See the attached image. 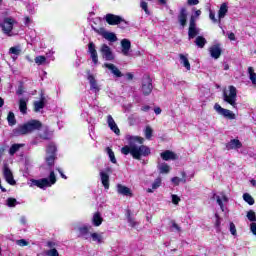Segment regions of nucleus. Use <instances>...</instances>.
<instances>
[{"label": "nucleus", "mask_w": 256, "mask_h": 256, "mask_svg": "<svg viewBox=\"0 0 256 256\" xmlns=\"http://www.w3.org/2000/svg\"><path fill=\"white\" fill-rule=\"evenodd\" d=\"M87 79L90 84V91H92L93 93H99V91H101V88L99 87V84H97L95 76H93L92 74H88Z\"/></svg>", "instance_id": "obj_18"}, {"label": "nucleus", "mask_w": 256, "mask_h": 256, "mask_svg": "<svg viewBox=\"0 0 256 256\" xmlns=\"http://www.w3.org/2000/svg\"><path fill=\"white\" fill-rule=\"evenodd\" d=\"M3 175H4L5 181H7V183L9 185H16L17 184V182L13 178V172L9 168L8 164H4V166H3Z\"/></svg>", "instance_id": "obj_11"}, {"label": "nucleus", "mask_w": 256, "mask_h": 256, "mask_svg": "<svg viewBox=\"0 0 256 256\" xmlns=\"http://www.w3.org/2000/svg\"><path fill=\"white\" fill-rule=\"evenodd\" d=\"M227 13H229V4L224 2L220 5L218 10V25L221 27V20L225 19Z\"/></svg>", "instance_id": "obj_15"}, {"label": "nucleus", "mask_w": 256, "mask_h": 256, "mask_svg": "<svg viewBox=\"0 0 256 256\" xmlns=\"http://www.w3.org/2000/svg\"><path fill=\"white\" fill-rule=\"evenodd\" d=\"M144 133L146 139H151L153 137V128H151V126H146Z\"/></svg>", "instance_id": "obj_43"}, {"label": "nucleus", "mask_w": 256, "mask_h": 256, "mask_svg": "<svg viewBox=\"0 0 256 256\" xmlns=\"http://www.w3.org/2000/svg\"><path fill=\"white\" fill-rule=\"evenodd\" d=\"M8 125L13 127L15 123H17V120H15V114L13 112H9L7 116Z\"/></svg>", "instance_id": "obj_40"}, {"label": "nucleus", "mask_w": 256, "mask_h": 256, "mask_svg": "<svg viewBox=\"0 0 256 256\" xmlns=\"http://www.w3.org/2000/svg\"><path fill=\"white\" fill-rule=\"evenodd\" d=\"M117 193L119 195H124V197H133L131 189L123 184H117Z\"/></svg>", "instance_id": "obj_20"}, {"label": "nucleus", "mask_w": 256, "mask_h": 256, "mask_svg": "<svg viewBox=\"0 0 256 256\" xmlns=\"http://www.w3.org/2000/svg\"><path fill=\"white\" fill-rule=\"evenodd\" d=\"M133 74L132 73H130V72H128V73H126V79H128V81H133Z\"/></svg>", "instance_id": "obj_64"}, {"label": "nucleus", "mask_w": 256, "mask_h": 256, "mask_svg": "<svg viewBox=\"0 0 256 256\" xmlns=\"http://www.w3.org/2000/svg\"><path fill=\"white\" fill-rule=\"evenodd\" d=\"M209 19H211L213 23H219V19L215 17V12L212 10H209Z\"/></svg>", "instance_id": "obj_53"}, {"label": "nucleus", "mask_w": 256, "mask_h": 256, "mask_svg": "<svg viewBox=\"0 0 256 256\" xmlns=\"http://www.w3.org/2000/svg\"><path fill=\"white\" fill-rule=\"evenodd\" d=\"M188 5H199V0H188Z\"/></svg>", "instance_id": "obj_63"}, {"label": "nucleus", "mask_w": 256, "mask_h": 256, "mask_svg": "<svg viewBox=\"0 0 256 256\" xmlns=\"http://www.w3.org/2000/svg\"><path fill=\"white\" fill-rule=\"evenodd\" d=\"M100 179L103 187L109 189V174L106 172L100 171Z\"/></svg>", "instance_id": "obj_28"}, {"label": "nucleus", "mask_w": 256, "mask_h": 256, "mask_svg": "<svg viewBox=\"0 0 256 256\" xmlns=\"http://www.w3.org/2000/svg\"><path fill=\"white\" fill-rule=\"evenodd\" d=\"M128 145L121 148L122 155H130L133 159L141 161V157H149L151 155V148L143 145L145 139L139 136H127Z\"/></svg>", "instance_id": "obj_1"}, {"label": "nucleus", "mask_w": 256, "mask_h": 256, "mask_svg": "<svg viewBox=\"0 0 256 256\" xmlns=\"http://www.w3.org/2000/svg\"><path fill=\"white\" fill-rule=\"evenodd\" d=\"M217 233H221V219L219 215L216 214V223H215Z\"/></svg>", "instance_id": "obj_48"}, {"label": "nucleus", "mask_w": 256, "mask_h": 256, "mask_svg": "<svg viewBox=\"0 0 256 256\" xmlns=\"http://www.w3.org/2000/svg\"><path fill=\"white\" fill-rule=\"evenodd\" d=\"M104 19L108 25H120L122 29L127 27V21H125V19H123L121 16L115 14H106Z\"/></svg>", "instance_id": "obj_6"}, {"label": "nucleus", "mask_w": 256, "mask_h": 256, "mask_svg": "<svg viewBox=\"0 0 256 256\" xmlns=\"http://www.w3.org/2000/svg\"><path fill=\"white\" fill-rule=\"evenodd\" d=\"M206 44H207V39H205V37L203 36L196 37L195 45H197V47H199L200 49H203V47H205Z\"/></svg>", "instance_id": "obj_33"}, {"label": "nucleus", "mask_w": 256, "mask_h": 256, "mask_svg": "<svg viewBox=\"0 0 256 256\" xmlns=\"http://www.w3.org/2000/svg\"><path fill=\"white\" fill-rule=\"evenodd\" d=\"M23 93H25V91L23 90V87H22V86H19V87H18V90L16 91V94H17V95H23Z\"/></svg>", "instance_id": "obj_62"}, {"label": "nucleus", "mask_w": 256, "mask_h": 256, "mask_svg": "<svg viewBox=\"0 0 256 256\" xmlns=\"http://www.w3.org/2000/svg\"><path fill=\"white\" fill-rule=\"evenodd\" d=\"M250 229H251V232L253 233V235H256V223L255 222L251 223Z\"/></svg>", "instance_id": "obj_59"}, {"label": "nucleus", "mask_w": 256, "mask_h": 256, "mask_svg": "<svg viewBox=\"0 0 256 256\" xmlns=\"http://www.w3.org/2000/svg\"><path fill=\"white\" fill-rule=\"evenodd\" d=\"M128 223L130 225V227H136L137 223L136 221L131 217V214L128 211Z\"/></svg>", "instance_id": "obj_54"}, {"label": "nucleus", "mask_w": 256, "mask_h": 256, "mask_svg": "<svg viewBox=\"0 0 256 256\" xmlns=\"http://www.w3.org/2000/svg\"><path fill=\"white\" fill-rule=\"evenodd\" d=\"M122 55L129 57V51H131V41L129 39L121 40Z\"/></svg>", "instance_id": "obj_21"}, {"label": "nucleus", "mask_w": 256, "mask_h": 256, "mask_svg": "<svg viewBox=\"0 0 256 256\" xmlns=\"http://www.w3.org/2000/svg\"><path fill=\"white\" fill-rule=\"evenodd\" d=\"M228 39L230 40V41H235V33H233V32H229L228 33Z\"/></svg>", "instance_id": "obj_60"}, {"label": "nucleus", "mask_w": 256, "mask_h": 256, "mask_svg": "<svg viewBox=\"0 0 256 256\" xmlns=\"http://www.w3.org/2000/svg\"><path fill=\"white\" fill-rule=\"evenodd\" d=\"M171 197H172V203L174 205H179V201H181V198H179V196H177L176 194H172Z\"/></svg>", "instance_id": "obj_56"}, {"label": "nucleus", "mask_w": 256, "mask_h": 256, "mask_svg": "<svg viewBox=\"0 0 256 256\" xmlns=\"http://www.w3.org/2000/svg\"><path fill=\"white\" fill-rule=\"evenodd\" d=\"M6 204L8 207H15L17 204H19V202H17V199L15 198H8L6 200Z\"/></svg>", "instance_id": "obj_46"}, {"label": "nucleus", "mask_w": 256, "mask_h": 256, "mask_svg": "<svg viewBox=\"0 0 256 256\" xmlns=\"http://www.w3.org/2000/svg\"><path fill=\"white\" fill-rule=\"evenodd\" d=\"M47 155H56L57 153V146L55 143L51 142L48 144L47 149H46Z\"/></svg>", "instance_id": "obj_36"}, {"label": "nucleus", "mask_w": 256, "mask_h": 256, "mask_svg": "<svg viewBox=\"0 0 256 256\" xmlns=\"http://www.w3.org/2000/svg\"><path fill=\"white\" fill-rule=\"evenodd\" d=\"M214 109L216 113H218V115H222V117H225L226 119H230V120L236 119L235 113H233L229 109H225L221 107V105H219L218 103L214 105Z\"/></svg>", "instance_id": "obj_8"}, {"label": "nucleus", "mask_w": 256, "mask_h": 256, "mask_svg": "<svg viewBox=\"0 0 256 256\" xmlns=\"http://www.w3.org/2000/svg\"><path fill=\"white\" fill-rule=\"evenodd\" d=\"M150 110H151V106L149 105H145L141 107V111H144L145 113H147V111H150Z\"/></svg>", "instance_id": "obj_61"}, {"label": "nucleus", "mask_w": 256, "mask_h": 256, "mask_svg": "<svg viewBox=\"0 0 256 256\" xmlns=\"http://www.w3.org/2000/svg\"><path fill=\"white\" fill-rule=\"evenodd\" d=\"M172 226H171V231H173V229H175V231H177L178 233H181V227H179L175 221H172Z\"/></svg>", "instance_id": "obj_57"}, {"label": "nucleus", "mask_w": 256, "mask_h": 256, "mask_svg": "<svg viewBox=\"0 0 256 256\" xmlns=\"http://www.w3.org/2000/svg\"><path fill=\"white\" fill-rule=\"evenodd\" d=\"M153 91V80L149 75H144L142 78L141 92L145 97L151 95Z\"/></svg>", "instance_id": "obj_7"}, {"label": "nucleus", "mask_w": 256, "mask_h": 256, "mask_svg": "<svg viewBox=\"0 0 256 256\" xmlns=\"http://www.w3.org/2000/svg\"><path fill=\"white\" fill-rule=\"evenodd\" d=\"M241 147H243V144L237 139H232L226 144V149L228 151H231V149H241Z\"/></svg>", "instance_id": "obj_23"}, {"label": "nucleus", "mask_w": 256, "mask_h": 256, "mask_svg": "<svg viewBox=\"0 0 256 256\" xmlns=\"http://www.w3.org/2000/svg\"><path fill=\"white\" fill-rule=\"evenodd\" d=\"M213 199H216L221 211H225V206L223 205V201L225 203H227V201H229V199L227 198V196H225V194H222V196L219 195H215L213 196Z\"/></svg>", "instance_id": "obj_25"}, {"label": "nucleus", "mask_w": 256, "mask_h": 256, "mask_svg": "<svg viewBox=\"0 0 256 256\" xmlns=\"http://www.w3.org/2000/svg\"><path fill=\"white\" fill-rule=\"evenodd\" d=\"M209 53L212 59H219L221 57V46L219 44L211 46L209 48Z\"/></svg>", "instance_id": "obj_22"}, {"label": "nucleus", "mask_w": 256, "mask_h": 256, "mask_svg": "<svg viewBox=\"0 0 256 256\" xmlns=\"http://www.w3.org/2000/svg\"><path fill=\"white\" fill-rule=\"evenodd\" d=\"M248 75L252 85H256V73L253 67H248Z\"/></svg>", "instance_id": "obj_37"}, {"label": "nucleus", "mask_w": 256, "mask_h": 256, "mask_svg": "<svg viewBox=\"0 0 256 256\" xmlns=\"http://www.w3.org/2000/svg\"><path fill=\"white\" fill-rule=\"evenodd\" d=\"M159 187H161V178H156L152 183V189H159Z\"/></svg>", "instance_id": "obj_50"}, {"label": "nucleus", "mask_w": 256, "mask_h": 256, "mask_svg": "<svg viewBox=\"0 0 256 256\" xmlns=\"http://www.w3.org/2000/svg\"><path fill=\"white\" fill-rule=\"evenodd\" d=\"M90 239H92L94 243H98L99 245H101V243H103V234H99L97 232L91 233Z\"/></svg>", "instance_id": "obj_30"}, {"label": "nucleus", "mask_w": 256, "mask_h": 256, "mask_svg": "<svg viewBox=\"0 0 256 256\" xmlns=\"http://www.w3.org/2000/svg\"><path fill=\"white\" fill-rule=\"evenodd\" d=\"M39 137L40 139H44V141H49L53 137V134L48 129H44L40 132Z\"/></svg>", "instance_id": "obj_35"}, {"label": "nucleus", "mask_w": 256, "mask_h": 256, "mask_svg": "<svg viewBox=\"0 0 256 256\" xmlns=\"http://www.w3.org/2000/svg\"><path fill=\"white\" fill-rule=\"evenodd\" d=\"M223 101L237 109V88L235 86H229V92H223Z\"/></svg>", "instance_id": "obj_4"}, {"label": "nucleus", "mask_w": 256, "mask_h": 256, "mask_svg": "<svg viewBox=\"0 0 256 256\" xmlns=\"http://www.w3.org/2000/svg\"><path fill=\"white\" fill-rule=\"evenodd\" d=\"M45 108V97L42 95L40 101L34 102V111L35 113H39L41 109Z\"/></svg>", "instance_id": "obj_27"}, {"label": "nucleus", "mask_w": 256, "mask_h": 256, "mask_svg": "<svg viewBox=\"0 0 256 256\" xmlns=\"http://www.w3.org/2000/svg\"><path fill=\"white\" fill-rule=\"evenodd\" d=\"M140 7H141V9H143V11H145V13L147 15H149V8H148L147 2H145V0H141Z\"/></svg>", "instance_id": "obj_51"}, {"label": "nucleus", "mask_w": 256, "mask_h": 256, "mask_svg": "<svg viewBox=\"0 0 256 256\" xmlns=\"http://www.w3.org/2000/svg\"><path fill=\"white\" fill-rule=\"evenodd\" d=\"M180 63L187 69V71H191V64L189 63V59L187 56L180 54Z\"/></svg>", "instance_id": "obj_31"}, {"label": "nucleus", "mask_w": 256, "mask_h": 256, "mask_svg": "<svg viewBox=\"0 0 256 256\" xmlns=\"http://www.w3.org/2000/svg\"><path fill=\"white\" fill-rule=\"evenodd\" d=\"M16 245H19V247H27V245H29V242L25 239H20L16 241Z\"/></svg>", "instance_id": "obj_52"}, {"label": "nucleus", "mask_w": 256, "mask_h": 256, "mask_svg": "<svg viewBox=\"0 0 256 256\" xmlns=\"http://www.w3.org/2000/svg\"><path fill=\"white\" fill-rule=\"evenodd\" d=\"M17 23H18L17 20H15V18L13 17L4 18L3 22L0 23V27L3 31V34L11 37L13 26L17 25Z\"/></svg>", "instance_id": "obj_5"}, {"label": "nucleus", "mask_w": 256, "mask_h": 256, "mask_svg": "<svg viewBox=\"0 0 256 256\" xmlns=\"http://www.w3.org/2000/svg\"><path fill=\"white\" fill-rule=\"evenodd\" d=\"M182 178L173 177L171 182L178 186L180 183H187V174L185 172H181Z\"/></svg>", "instance_id": "obj_29"}, {"label": "nucleus", "mask_w": 256, "mask_h": 256, "mask_svg": "<svg viewBox=\"0 0 256 256\" xmlns=\"http://www.w3.org/2000/svg\"><path fill=\"white\" fill-rule=\"evenodd\" d=\"M43 127V124L39 120H30L22 125H19L13 130L15 137H21V135H29L33 131H39Z\"/></svg>", "instance_id": "obj_2"}, {"label": "nucleus", "mask_w": 256, "mask_h": 256, "mask_svg": "<svg viewBox=\"0 0 256 256\" xmlns=\"http://www.w3.org/2000/svg\"><path fill=\"white\" fill-rule=\"evenodd\" d=\"M200 31L201 30L197 27V24L195 23V16H191L188 29V39H195V37L199 35Z\"/></svg>", "instance_id": "obj_9"}, {"label": "nucleus", "mask_w": 256, "mask_h": 256, "mask_svg": "<svg viewBox=\"0 0 256 256\" xmlns=\"http://www.w3.org/2000/svg\"><path fill=\"white\" fill-rule=\"evenodd\" d=\"M103 67L109 70L113 77H115L116 79H120V77H123L121 70H119V68L115 64L104 63Z\"/></svg>", "instance_id": "obj_12"}, {"label": "nucleus", "mask_w": 256, "mask_h": 256, "mask_svg": "<svg viewBox=\"0 0 256 256\" xmlns=\"http://www.w3.org/2000/svg\"><path fill=\"white\" fill-rule=\"evenodd\" d=\"M107 123L108 127L115 133V135H121V130H119V127L117 126V123H115V119H113V116L108 115L107 116Z\"/></svg>", "instance_id": "obj_19"}, {"label": "nucleus", "mask_w": 256, "mask_h": 256, "mask_svg": "<svg viewBox=\"0 0 256 256\" xmlns=\"http://www.w3.org/2000/svg\"><path fill=\"white\" fill-rule=\"evenodd\" d=\"M94 31L99 33V35H102V37L106 39V41H110L111 43H115V41H117V36L115 35V33L106 31L103 28H101L100 30L94 28Z\"/></svg>", "instance_id": "obj_14"}, {"label": "nucleus", "mask_w": 256, "mask_h": 256, "mask_svg": "<svg viewBox=\"0 0 256 256\" xmlns=\"http://www.w3.org/2000/svg\"><path fill=\"white\" fill-rule=\"evenodd\" d=\"M9 53L11 55H14L12 57L13 61H15L17 59V57H19V55H21V48L19 46H14V47H11L9 49Z\"/></svg>", "instance_id": "obj_32"}, {"label": "nucleus", "mask_w": 256, "mask_h": 256, "mask_svg": "<svg viewBox=\"0 0 256 256\" xmlns=\"http://www.w3.org/2000/svg\"><path fill=\"white\" fill-rule=\"evenodd\" d=\"M57 183V177L55 176V172L51 171L49 178H42V179H32L30 187H39V189H47V187H51Z\"/></svg>", "instance_id": "obj_3"}, {"label": "nucleus", "mask_w": 256, "mask_h": 256, "mask_svg": "<svg viewBox=\"0 0 256 256\" xmlns=\"http://www.w3.org/2000/svg\"><path fill=\"white\" fill-rule=\"evenodd\" d=\"M160 157L163 159V161H174V159H177V155L173 153L171 150H166L160 154Z\"/></svg>", "instance_id": "obj_24"}, {"label": "nucleus", "mask_w": 256, "mask_h": 256, "mask_svg": "<svg viewBox=\"0 0 256 256\" xmlns=\"http://www.w3.org/2000/svg\"><path fill=\"white\" fill-rule=\"evenodd\" d=\"M46 255L47 256H59V251H57V249L52 248L48 251H46Z\"/></svg>", "instance_id": "obj_49"}, {"label": "nucleus", "mask_w": 256, "mask_h": 256, "mask_svg": "<svg viewBox=\"0 0 256 256\" xmlns=\"http://www.w3.org/2000/svg\"><path fill=\"white\" fill-rule=\"evenodd\" d=\"M88 53H90V57H91L94 65H97V63H99V55L97 54V49L95 47V43L89 42Z\"/></svg>", "instance_id": "obj_16"}, {"label": "nucleus", "mask_w": 256, "mask_h": 256, "mask_svg": "<svg viewBox=\"0 0 256 256\" xmlns=\"http://www.w3.org/2000/svg\"><path fill=\"white\" fill-rule=\"evenodd\" d=\"M36 65H44V63L47 61V58L45 56H37L34 59Z\"/></svg>", "instance_id": "obj_45"}, {"label": "nucleus", "mask_w": 256, "mask_h": 256, "mask_svg": "<svg viewBox=\"0 0 256 256\" xmlns=\"http://www.w3.org/2000/svg\"><path fill=\"white\" fill-rule=\"evenodd\" d=\"M46 246L49 247V249H55V247H57V243L53 241H48Z\"/></svg>", "instance_id": "obj_58"}, {"label": "nucleus", "mask_w": 256, "mask_h": 256, "mask_svg": "<svg viewBox=\"0 0 256 256\" xmlns=\"http://www.w3.org/2000/svg\"><path fill=\"white\" fill-rule=\"evenodd\" d=\"M21 147H25V144H13L9 149V155H15V153H17Z\"/></svg>", "instance_id": "obj_38"}, {"label": "nucleus", "mask_w": 256, "mask_h": 256, "mask_svg": "<svg viewBox=\"0 0 256 256\" xmlns=\"http://www.w3.org/2000/svg\"><path fill=\"white\" fill-rule=\"evenodd\" d=\"M188 13H187V8L182 7L179 11L178 14V23L181 26L182 29H185V27L187 26V17H188Z\"/></svg>", "instance_id": "obj_13"}, {"label": "nucleus", "mask_w": 256, "mask_h": 256, "mask_svg": "<svg viewBox=\"0 0 256 256\" xmlns=\"http://www.w3.org/2000/svg\"><path fill=\"white\" fill-rule=\"evenodd\" d=\"M55 157L56 154H47L46 156V163L47 165H49V167H53V165H55Z\"/></svg>", "instance_id": "obj_39"}, {"label": "nucleus", "mask_w": 256, "mask_h": 256, "mask_svg": "<svg viewBox=\"0 0 256 256\" xmlns=\"http://www.w3.org/2000/svg\"><path fill=\"white\" fill-rule=\"evenodd\" d=\"M100 53L105 61H115V54H113V50L107 44L101 46Z\"/></svg>", "instance_id": "obj_10"}, {"label": "nucleus", "mask_w": 256, "mask_h": 256, "mask_svg": "<svg viewBox=\"0 0 256 256\" xmlns=\"http://www.w3.org/2000/svg\"><path fill=\"white\" fill-rule=\"evenodd\" d=\"M91 229V226H81L78 228L79 234L78 237H81L82 239H85L86 241H89L91 239V232H89Z\"/></svg>", "instance_id": "obj_17"}, {"label": "nucleus", "mask_w": 256, "mask_h": 256, "mask_svg": "<svg viewBox=\"0 0 256 256\" xmlns=\"http://www.w3.org/2000/svg\"><path fill=\"white\" fill-rule=\"evenodd\" d=\"M247 219H249L250 221H252V223H255V221H256V214H255V211H253V210L248 211V213H247Z\"/></svg>", "instance_id": "obj_47"}, {"label": "nucleus", "mask_w": 256, "mask_h": 256, "mask_svg": "<svg viewBox=\"0 0 256 256\" xmlns=\"http://www.w3.org/2000/svg\"><path fill=\"white\" fill-rule=\"evenodd\" d=\"M101 223H103V217H101V213H94L92 217V225H94V227H100Z\"/></svg>", "instance_id": "obj_26"}, {"label": "nucleus", "mask_w": 256, "mask_h": 256, "mask_svg": "<svg viewBox=\"0 0 256 256\" xmlns=\"http://www.w3.org/2000/svg\"><path fill=\"white\" fill-rule=\"evenodd\" d=\"M230 233L231 235H237V228L235 227V223L233 222H230Z\"/></svg>", "instance_id": "obj_55"}, {"label": "nucleus", "mask_w": 256, "mask_h": 256, "mask_svg": "<svg viewBox=\"0 0 256 256\" xmlns=\"http://www.w3.org/2000/svg\"><path fill=\"white\" fill-rule=\"evenodd\" d=\"M158 169L160 173H169L170 167L167 165V163H162L158 165Z\"/></svg>", "instance_id": "obj_42"}, {"label": "nucleus", "mask_w": 256, "mask_h": 256, "mask_svg": "<svg viewBox=\"0 0 256 256\" xmlns=\"http://www.w3.org/2000/svg\"><path fill=\"white\" fill-rule=\"evenodd\" d=\"M19 109L20 113H22L23 115L27 113V99L21 98L19 100Z\"/></svg>", "instance_id": "obj_34"}, {"label": "nucleus", "mask_w": 256, "mask_h": 256, "mask_svg": "<svg viewBox=\"0 0 256 256\" xmlns=\"http://www.w3.org/2000/svg\"><path fill=\"white\" fill-rule=\"evenodd\" d=\"M106 151L108 153V156L110 157L111 163H117V159L115 158V153L113 152V150L108 147L106 148Z\"/></svg>", "instance_id": "obj_44"}, {"label": "nucleus", "mask_w": 256, "mask_h": 256, "mask_svg": "<svg viewBox=\"0 0 256 256\" xmlns=\"http://www.w3.org/2000/svg\"><path fill=\"white\" fill-rule=\"evenodd\" d=\"M243 199L248 205H255V199H253L249 193H244Z\"/></svg>", "instance_id": "obj_41"}]
</instances>
